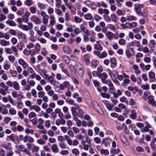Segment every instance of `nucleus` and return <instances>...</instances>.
Segmentation results:
<instances>
[{
    "label": "nucleus",
    "mask_w": 156,
    "mask_h": 156,
    "mask_svg": "<svg viewBox=\"0 0 156 156\" xmlns=\"http://www.w3.org/2000/svg\"><path fill=\"white\" fill-rule=\"evenodd\" d=\"M63 60L66 63L69 64L70 61V58L66 55H64L63 57Z\"/></svg>",
    "instance_id": "obj_44"
},
{
    "label": "nucleus",
    "mask_w": 156,
    "mask_h": 156,
    "mask_svg": "<svg viewBox=\"0 0 156 156\" xmlns=\"http://www.w3.org/2000/svg\"><path fill=\"white\" fill-rule=\"evenodd\" d=\"M66 102L69 104L74 105V107H72L75 108V110L78 109L79 108V106L76 103H75L74 101L72 99L70 98H67L66 100Z\"/></svg>",
    "instance_id": "obj_8"
},
{
    "label": "nucleus",
    "mask_w": 156,
    "mask_h": 156,
    "mask_svg": "<svg viewBox=\"0 0 156 156\" xmlns=\"http://www.w3.org/2000/svg\"><path fill=\"white\" fill-rule=\"evenodd\" d=\"M39 149L40 148L39 147L36 145H34L31 149V151L33 153L37 152L39 151Z\"/></svg>",
    "instance_id": "obj_57"
},
{
    "label": "nucleus",
    "mask_w": 156,
    "mask_h": 156,
    "mask_svg": "<svg viewBox=\"0 0 156 156\" xmlns=\"http://www.w3.org/2000/svg\"><path fill=\"white\" fill-rule=\"evenodd\" d=\"M19 138L21 140H23L24 143L28 142L29 143H33L34 142V139L31 136L27 135L24 136L22 135L19 136Z\"/></svg>",
    "instance_id": "obj_2"
},
{
    "label": "nucleus",
    "mask_w": 156,
    "mask_h": 156,
    "mask_svg": "<svg viewBox=\"0 0 156 156\" xmlns=\"http://www.w3.org/2000/svg\"><path fill=\"white\" fill-rule=\"evenodd\" d=\"M84 18L86 20H92L93 16L91 14L88 13L84 15Z\"/></svg>",
    "instance_id": "obj_33"
},
{
    "label": "nucleus",
    "mask_w": 156,
    "mask_h": 156,
    "mask_svg": "<svg viewBox=\"0 0 156 156\" xmlns=\"http://www.w3.org/2000/svg\"><path fill=\"white\" fill-rule=\"evenodd\" d=\"M111 20L114 22H116L118 20V18L116 15L114 13H112L111 15Z\"/></svg>",
    "instance_id": "obj_43"
},
{
    "label": "nucleus",
    "mask_w": 156,
    "mask_h": 156,
    "mask_svg": "<svg viewBox=\"0 0 156 156\" xmlns=\"http://www.w3.org/2000/svg\"><path fill=\"white\" fill-rule=\"evenodd\" d=\"M45 94V92L43 91H40L38 93V97L39 98H42L44 96Z\"/></svg>",
    "instance_id": "obj_60"
},
{
    "label": "nucleus",
    "mask_w": 156,
    "mask_h": 156,
    "mask_svg": "<svg viewBox=\"0 0 156 156\" xmlns=\"http://www.w3.org/2000/svg\"><path fill=\"white\" fill-rule=\"evenodd\" d=\"M50 24L51 25H54L55 23V17L53 15H51L50 16Z\"/></svg>",
    "instance_id": "obj_38"
},
{
    "label": "nucleus",
    "mask_w": 156,
    "mask_h": 156,
    "mask_svg": "<svg viewBox=\"0 0 156 156\" xmlns=\"http://www.w3.org/2000/svg\"><path fill=\"white\" fill-rule=\"evenodd\" d=\"M130 117L133 119H135L136 118L137 114L135 110H131Z\"/></svg>",
    "instance_id": "obj_32"
},
{
    "label": "nucleus",
    "mask_w": 156,
    "mask_h": 156,
    "mask_svg": "<svg viewBox=\"0 0 156 156\" xmlns=\"http://www.w3.org/2000/svg\"><path fill=\"white\" fill-rule=\"evenodd\" d=\"M94 48L95 49L101 51L103 50V47L101 46L99 41H97L96 44L94 45Z\"/></svg>",
    "instance_id": "obj_21"
},
{
    "label": "nucleus",
    "mask_w": 156,
    "mask_h": 156,
    "mask_svg": "<svg viewBox=\"0 0 156 156\" xmlns=\"http://www.w3.org/2000/svg\"><path fill=\"white\" fill-rule=\"evenodd\" d=\"M75 68L77 70L79 76H83L84 73L83 66L80 63L77 62L75 64Z\"/></svg>",
    "instance_id": "obj_3"
},
{
    "label": "nucleus",
    "mask_w": 156,
    "mask_h": 156,
    "mask_svg": "<svg viewBox=\"0 0 156 156\" xmlns=\"http://www.w3.org/2000/svg\"><path fill=\"white\" fill-rule=\"evenodd\" d=\"M149 81L150 82H152L155 81V74L153 72L151 71L148 73Z\"/></svg>",
    "instance_id": "obj_13"
},
{
    "label": "nucleus",
    "mask_w": 156,
    "mask_h": 156,
    "mask_svg": "<svg viewBox=\"0 0 156 156\" xmlns=\"http://www.w3.org/2000/svg\"><path fill=\"white\" fill-rule=\"evenodd\" d=\"M72 152L73 154L76 156L79 155L80 154V151L77 148H75L73 149Z\"/></svg>",
    "instance_id": "obj_54"
},
{
    "label": "nucleus",
    "mask_w": 156,
    "mask_h": 156,
    "mask_svg": "<svg viewBox=\"0 0 156 156\" xmlns=\"http://www.w3.org/2000/svg\"><path fill=\"white\" fill-rule=\"evenodd\" d=\"M84 4L87 6L91 7L92 9L94 10L96 9V6L94 2L90 0H87L84 2Z\"/></svg>",
    "instance_id": "obj_7"
},
{
    "label": "nucleus",
    "mask_w": 156,
    "mask_h": 156,
    "mask_svg": "<svg viewBox=\"0 0 156 156\" xmlns=\"http://www.w3.org/2000/svg\"><path fill=\"white\" fill-rule=\"evenodd\" d=\"M8 137L14 143L17 144L18 142L17 140V136L14 134H12L10 136H8Z\"/></svg>",
    "instance_id": "obj_16"
},
{
    "label": "nucleus",
    "mask_w": 156,
    "mask_h": 156,
    "mask_svg": "<svg viewBox=\"0 0 156 156\" xmlns=\"http://www.w3.org/2000/svg\"><path fill=\"white\" fill-rule=\"evenodd\" d=\"M137 19V17L133 15H129L127 16V20L129 21H135Z\"/></svg>",
    "instance_id": "obj_36"
},
{
    "label": "nucleus",
    "mask_w": 156,
    "mask_h": 156,
    "mask_svg": "<svg viewBox=\"0 0 156 156\" xmlns=\"http://www.w3.org/2000/svg\"><path fill=\"white\" fill-rule=\"evenodd\" d=\"M103 18L105 21L108 23H110L111 22V17L108 15H106L103 16Z\"/></svg>",
    "instance_id": "obj_51"
},
{
    "label": "nucleus",
    "mask_w": 156,
    "mask_h": 156,
    "mask_svg": "<svg viewBox=\"0 0 156 156\" xmlns=\"http://www.w3.org/2000/svg\"><path fill=\"white\" fill-rule=\"evenodd\" d=\"M90 55L89 54H86L84 56V59L87 65L90 64V61L89 59Z\"/></svg>",
    "instance_id": "obj_30"
},
{
    "label": "nucleus",
    "mask_w": 156,
    "mask_h": 156,
    "mask_svg": "<svg viewBox=\"0 0 156 156\" xmlns=\"http://www.w3.org/2000/svg\"><path fill=\"white\" fill-rule=\"evenodd\" d=\"M70 10L72 14L74 15L76 13V9L74 6H72L69 4L66 6Z\"/></svg>",
    "instance_id": "obj_31"
},
{
    "label": "nucleus",
    "mask_w": 156,
    "mask_h": 156,
    "mask_svg": "<svg viewBox=\"0 0 156 156\" xmlns=\"http://www.w3.org/2000/svg\"><path fill=\"white\" fill-rule=\"evenodd\" d=\"M71 111L72 112V114L73 115V120L75 121L76 122L77 120H78L79 119H78L76 117L77 113L75 108L73 107H71Z\"/></svg>",
    "instance_id": "obj_18"
},
{
    "label": "nucleus",
    "mask_w": 156,
    "mask_h": 156,
    "mask_svg": "<svg viewBox=\"0 0 156 156\" xmlns=\"http://www.w3.org/2000/svg\"><path fill=\"white\" fill-rule=\"evenodd\" d=\"M16 46L18 50L21 51L23 49L24 45L22 42H20L17 44Z\"/></svg>",
    "instance_id": "obj_45"
},
{
    "label": "nucleus",
    "mask_w": 156,
    "mask_h": 156,
    "mask_svg": "<svg viewBox=\"0 0 156 156\" xmlns=\"http://www.w3.org/2000/svg\"><path fill=\"white\" fill-rule=\"evenodd\" d=\"M105 105L109 111H111L112 110V108L114 106L113 105H111V104L107 101H105Z\"/></svg>",
    "instance_id": "obj_34"
},
{
    "label": "nucleus",
    "mask_w": 156,
    "mask_h": 156,
    "mask_svg": "<svg viewBox=\"0 0 156 156\" xmlns=\"http://www.w3.org/2000/svg\"><path fill=\"white\" fill-rule=\"evenodd\" d=\"M30 20L34 22L36 24H39L41 22V20L35 15L32 16L30 18Z\"/></svg>",
    "instance_id": "obj_11"
},
{
    "label": "nucleus",
    "mask_w": 156,
    "mask_h": 156,
    "mask_svg": "<svg viewBox=\"0 0 156 156\" xmlns=\"http://www.w3.org/2000/svg\"><path fill=\"white\" fill-rule=\"evenodd\" d=\"M144 5H140L139 4H135L134 5V9L136 13L139 15L141 14V8H143Z\"/></svg>",
    "instance_id": "obj_6"
},
{
    "label": "nucleus",
    "mask_w": 156,
    "mask_h": 156,
    "mask_svg": "<svg viewBox=\"0 0 156 156\" xmlns=\"http://www.w3.org/2000/svg\"><path fill=\"white\" fill-rule=\"evenodd\" d=\"M37 143L40 145H44L46 144V142L42 139H39L37 141Z\"/></svg>",
    "instance_id": "obj_52"
},
{
    "label": "nucleus",
    "mask_w": 156,
    "mask_h": 156,
    "mask_svg": "<svg viewBox=\"0 0 156 156\" xmlns=\"http://www.w3.org/2000/svg\"><path fill=\"white\" fill-rule=\"evenodd\" d=\"M37 9V8L34 6H32L30 8L29 10L31 13L34 14L36 12Z\"/></svg>",
    "instance_id": "obj_61"
},
{
    "label": "nucleus",
    "mask_w": 156,
    "mask_h": 156,
    "mask_svg": "<svg viewBox=\"0 0 156 156\" xmlns=\"http://www.w3.org/2000/svg\"><path fill=\"white\" fill-rule=\"evenodd\" d=\"M10 73L11 76L13 77H16L17 74V71L14 70H10Z\"/></svg>",
    "instance_id": "obj_64"
},
{
    "label": "nucleus",
    "mask_w": 156,
    "mask_h": 156,
    "mask_svg": "<svg viewBox=\"0 0 156 156\" xmlns=\"http://www.w3.org/2000/svg\"><path fill=\"white\" fill-rule=\"evenodd\" d=\"M18 37L23 39H26V35L23 33L20 32L18 33L17 34Z\"/></svg>",
    "instance_id": "obj_49"
},
{
    "label": "nucleus",
    "mask_w": 156,
    "mask_h": 156,
    "mask_svg": "<svg viewBox=\"0 0 156 156\" xmlns=\"http://www.w3.org/2000/svg\"><path fill=\"white\" fill-rule=\"evenodd\" d=\"M10 68V63H5L3 65V68L5 70H8Z\"/></svg>",
    "instance_id": "obj_63"
},
{
    "label": "nucleus",
    "mask_w": 156,
    "mask_h": 156,
    "mask_svg": "<svg viewBox=\"0 0 156 156\" xmlns=\"http://www.w3.org/2000/svg\"><path fill=\"white\" fill-rule=\"evenodd\" d=\"M0 112L3 115L6 114L8 113V110L6 108L0 106Z\"/></svg>",
    "instance_id": "obj_40"
},
{
    "label": "nucleus",
    "mask_w": 156,
    "mask_h": 156,
    "mask_svg": "<svg viewBox=\"0 0 156 156\" xmlns=\"http://www.w3.org/2000/svg\"><path fill=\"white\" fill-rule=\"evenodd\" d=\"M6 23L10 26L15 27L16 26V24L14 21L10 20H7Z\"/></svg>",
    "instance_id": "obj_41"
},
{
    "label": "nucleus",
    "mask_w": 156,
    "mask_h": 156,
    "mask_svg": "<svg viewBox=\"0 0 156 156\" xmlns=\"http://www.w3.org/2000/svg\"><path fill=\"white\" fill-rule=\"evenodd\" d=\"M0 147H2L5 148L7 151L10 150H12L11 144L10 143H6L5 144H2L0 145Z\"/></svg>",
    "instance_id": "obj_12"
},
{
    "label": "nucleus",
    "mask_w": 156,
    "mask_h": 156,
    "mask_svg": "<svg viewBox=\"0 0 156 156\" xmlns=\"http://www.w3.org/2000/svg\"><path fill=\"white\" fill-rule=\"evenodd\" d=\"M5 50V52L8 54H11L14 52V55L16 57H18L19 56L18 51L15 46H12L11 48H6Z\"/></svg>",
    "instance_id": "obj_1"
},
{
    "label": "nucleus",
    "mask_w": 156,
    "mask_h": 156,
    "mask_svg": "<svg viewBox=\"0 0 156 156\" xmlns=\"http://www.w3.org/2000/svg\"><path fill=\"white\" fill-rule=\"evenodd\" d=\"M151 97L152 98V97L149 96L148 98V103L151 105L153 107H156V101L152 98L151 99Z\"/></svg>",
    "instance_id": "obj_26"
},
{
    "label": "nucleus",
    "mask_w": 156,
    "mask_h": 156,
    "mask_svg": "<svg viewBox=\"0 0 156 156\" xmlns=\"http://www.w3.org/2000/svg\"><path fill=\"white\" fill-rule=\"evenodd\" d=\"M18 62L19 64L22 66L23 68L24 69H26L29 66L28 63L22 58L19 59Z\"/></svg>",
    "instance_id": "obj_9"
},
{
    "label": "nucleus",
    "mask_w": 156,
    "mask_h": 156,
    "mask_svg": "<svg viewBox=\"0 0 156 156\" xmlns=\"http://www.w3.org/2000/svg\"><path fill=\"white\" fill-rule=\"evenodd\" d=\"M100 153L101 155H107L109 154V151L107 149H102Z\"/></svg>",
    "instance_id": "obj_46"
},
{
    "label": "nucleus",
    "mask_w": 156,
    "mask_h": 156,
    "mask_svg": "<svg viewBox=\"0 0 156 156\" xmlns=\"http://www.w3.org/2000/svg\"><path fill=\"white\" fill-rule=\"evenodd\" d=\"M33 1L32 0H26L24 2L25 5L30 6L32 4Z\"/></svg>",
    "instance_id": "obj_53"
},
{
    "label": "nucleus",
    "mask_w": 156,
    "mask_h": 156,
    "mask_svg": "<svg viewBox=\"0 0 156 156\" xmlns=\"http://www.w3.org/2000/svg\"><path fill=\"white\" fill-rule=\"evenodd\" d=\"M123 76L125 79L121 83V85L125 87L127 86L130 83V81L129 79V76L123 73Z\"/></svg>",
    "instance_id": "obj_4"
},
{
    "label": "nucleus",
    "mask_w": 156,
    "mask_h": 156,
    "mask_svg": "<svg viewBox=\"0 0 156 156\" xmlns=\"http://www.w3.org/2000/svg\"><path fill=\"white\" fill-rule=\"evenodd\" d=\"M34 130L30 129L29 127L26 128L25 130V132L27 134H33L34 133Z\"/></svg>",
    "instance_id": "obj_37"
},
{
    "label": "nucleus",
    "mask_w": 156,
    "mask_h": 156,
    "mask_svg": "<svg viewBox=\"0 0 156 156\" xmlns=\"http://www.w3.org/2000/svg\"><path fill=\"white\" fill-rule=\"evenodd\" d=\"M18 26L19 28L26 31H28L30 30V28L28 27L27 25L23 24H19L18 25Z\"/></svg>",
    "instance_id": "obj_29"
},
{
    "label": "nucleus",
    "mask_w": 156,
    "mask_h": 156,
    "mask_svg": "<svg viewBox=\"0 0 156 156\" xmlns=\"http://www.w3.org/2000/svg\"><path fill=\"white\" fill-rule=\"evenodd\" d=\"M76 110L78 111V112H76L78 116L80 118L82 117L83 115V111L80 109V107L79 109H76Z\"/></svg>",
    "instance_id": "obj_50"
},
{
    "label": "nucleus",
    "mask_w": 156,
    "mask_h": 156,
    "mask_svg": "<svg viewBox=\"0 0 156 156\" xmlns=\"http://www.w3.org/2000/svg\"><path fill=\"white\" fill-rule=\"evenodd\" d=\"M105 35L109 40L111 41L115 38L114 34L112 32H107L106 33Z\"/></svg>",
    "instance_id": "obj_15"
},
{
    "label": "nucleus",
    "mask_w": 156,
    "mask_h": 156,
    "mask_svg": "<svg viewBox=\"0 0 156 156\" xmlns=\"http://www.w3.org/2000/svg\"><path fill=\"white\" fill-rule=\"evenodd\" d=\"M63 50L64 53L66 54H70L71 52L70 48L68 45H65L63 48Z\"/></svg>",
    "instance_id": "obj_19"
},
{
    "label": "nucleus",
    "mask_w": 156,
    "mask_h": 156,
    "mask_svg": "<svg viewBox=\"0 0 156 156\" xmlns=\"http://www.w3.org/2000/svg\"><path fill=\"white\" fill-rule=\"evenodd\" d=\"M129 45L130 46H136L137 47H139L140 45V42L138 41L135 40L129 43Z\"/></svg>",
    "instance_id": "obj_22"
},
{
    "label": "nucleus",
    "mask_w": 156,
    "mask_h": 156,
    "mask_svg": "<svg viewBox=\"0 0 156 156\" xmlns=\"http://www.w3.org/2000/svg\"><path fill=\"white\" fill-rule=\"evenodd\" d=\"M58 145L62 149H65L66 147V144L63 142H59L58 144Z\"/></svg>",
    "instance_id": "obj_62"
},
{
    "label": "nucleus",
    "mask_w": 156,
    "mask_h": 156,
    "mask_svg": "<svg viewBox=\"0 0 156 156\" xmlns=\"http://www.w3.org/2000/svg\"><path fill=\"white\" fill-rule=\"evenodd\" d=\"M126 55L128 58H130L134 54V51L132 48H128L126 50Z\"/></svg>",
    "instance_id": "obj_14"
},
{
    "label": "nucleus",
    "mask_w": 156,
    "mask_h": 156,
    "mask_svg": "<svg viewBox=\"0 0 156 156\" xmlns=\"http://www.w3.org/2000/svg\"><path fill=\"white\" fill-rule=\"evenodd\" d=\"M111 64L110 66L111 67L115 68L117 66L116 60L115 58H112L110 60Z\"/></svg>",
    "instance_id": "obj_27"
},
{
    "label": "nucleus",
    "mask_w": 156,
    "mask_h": 156,
    "mask_svg": "<svg viewBox=\"0 0 156 156\" xmlns=\"http://www.w3.org/2000/svg\"><path fill=\"white\" fill-rule=\"evenodd\" d=\"M148 10L147 8L144 9L143 11L141 12V14L140 15L144 16V17H146L148 15Z\"/></svg>",
    "instance_id": "obj_39"
},
{
    "label": "nucleus",
    "mask_w": 156,
    "mask_h": 156,
    "mask_svg": "<svg viewBox=\"0 0 156 156\" xmlns=\"http://www.w3.org/2000/svg\"><path fill=\"white\" fill-rule=\"evenodd\" d=\"M23 104L22 103V101H17V107L19 109L22 108L23 107Z\"/></svg>",
    "instance_id": "obj_48"
},
{
    "label": "nucleus",
    "mask_w": 156,
    "mask_h": 156,
    "mask_svg": "<svg viewBox=\"0 0 156 156\" xmlns=\"http://www.w3.org/2000/svg\"><path fill=\"white\" fill-rule=\"evenodd\" d=\"M41 15L42 17V22L44 24H47L48 22L49 16L44 11L41 12Z\"/></svg>",
    "instance_id": "obj_5"
},
{
    "label": "nucleus",
    "mask_w": 156,
    "mask_h": 156,
    "mask_svg": "<svg viewBox=\"0 0 156 156\" xmlns=\"http://www.w3.org/2000/svg\"><path fill=\"white\" fill-rule=\"evenodd\" d=\"M0 44L2 46H5L10 45V43L9 41L5 39H2L0 41Z\"/></svg>",
    "instance_id": "obj_25"
},
{
    "label": "nucleus",
    "mask_w": 156,
    "mask_h": 156,
    "mask_svg": "<svg viewBox=\"0 0 156 156\" xmlns=\"http://www.w3.org/2000/svg\"><path fill=\"white\" fill-rule=\"evenodd\" d=\"M30 109L34 110L36 112L38 113L41 110V108L39 106L36 105H34L30 107Z\"/></svg>",
    "instance_id": "obj_28"
},
{
    "label": "nucleus",
    "mask_w": 156,
    "mask_h": 156,
    "mask_svg": "<svg viewBox=\"0 0 156 156\" xmlns=\"http://www.w3.org/2000/svg\"><path fill=\"white\" fill-rule=\"evenodd\" d=\"M12 96L15 98H17L20 96L21 99L23 98V96L21 94H18L17 93L16 91H14L12 92Z\"/></svg>",
    "instance_id": "obj_35"
},
{
    "label": "nucleus",
    "mask_w": 156,
    "mask_h": 156,
    "mask_svg": "<svg viewBox=\"0 0 156 156\" xmlns=\"http://www.w3.org/2000/svg\"><path fill=\"white\" fill-rule=\"evenodd\" d=\"M129 103L132 108L136 107V102L133 99H131L129 101Z\"/></svg>",
    "instance_id": "obj_55"
},
{
    "label": "nucleus",
    "mask_w": 156,
    "mask_h": 156,
    "mask_svg": "<svg viewBox=\"0 0 156 156\" xmlns=\"http://www.w3.org/2000/svg\"><path fill=\"white\" fill-rule=\"evenodd\" d=\"M37 116V115L36 113L33 112H30L28 115V117L30 119L36 117Z\"/></svg>",
    "instance_id": "obj_59"
},
{
    "label": "nucleus",
    "mask_w": 156,
    "mask_h": 156,
    "mask_svg": "<svg viewBox=\"0 0 156 156\" xmlns=\"http://www.w3.org/2000/svg\"><path fill=\"white\" fill-rule=\"evenodd\" d=\"M112 142L111 139L109 138H106L104 139L102 143L106 147L109 146Z\"/></svg>",
    "instance_id": "obj_23"
},
{
    "label": "nucleus",
    "mask_w": 156,
    "mask_h": 156,
    "mask_svg": "<svg viewBox=\"0 0 156 156\" xmlns=\"http://www.w3.org/2000/svg\"><path fill=\"white\" fill-rule=\"evenodd\" d=\"M55 123L57 126H59L60 125H64L66 123V121L63 118L57 119L56 120Z\"/></svg>",
    "instance_id": "obj_17"
},
{
    "label": "nucleus",
    "mask_w": 156,
    "mask_h": 156,
    "mask_svg": "<svg viewBox=\"0 0 156 156\" xmlns=\"http://www.w3.org/2000/svg\"><path fill=\"white\" fill-rule=\"evenodd\" d=\"M99 78H101V80L102 82L104 83H106L107 81L106 79L107 78L108 76L107 74L105 72L101 74L100 75L98 76Z\"/></svg>",
    "instance_id": "obj_10"
},
{
    "label": "nucleus",
    "mask_w": 156,
    "mask_h": 156,
    "mask_svg": "<svg viewBox=\"0 0 156 156\" xmlns=\"http://www.w3.org/2000/svg\"><path fill=\"white\" fill-rule=\"evenodd\" d=\"M74 21L76 23H80L82 20L81 18H80L79 17L76 16L74 17Z\"/></svg>",
    "instance_id": "obj_58"
},
{
    "label": "nucleus",
    "mask_w": 156,
    "mask_h": 156,
    "mask_svg": "<svg viewBox=\"0 0 156 156\" xmlns=\"http://www.w3.org/2000/svg\"><path fill=\"white\" fill-rule=\"evenodd\" d=\"M120 137L122 142L126 146H128L129 145V142H128L125 136H124L123 135H121L120 136Z\"/></svg>",
    "instance_id": "obj_24"
},
{
    "label": "nucleus",
    "mask_w": 156,
    "mask_h": 156,
    "mask_svg": "<svg viewBox=\"0 0 156 156\" xmlns=\"http://www.w3.org/2000/svg\"><path fill=\"white\" fill-rule=\"evenodd\" d=\"M13 86L14 88L16 90H19L20 88V86L17 81L13 82Z\"/></svg>",
    "instance_id": "obj_47"
},
{
    "label": "nucleus",
    "mask_w": 156,
    "mask_h": 156,
    "mask_svg": "<svg viewBox=\"0 0 156 156\" xmlns=\"http://www.w3.org/2000/svg\"><path fill=\"white\" fill-rule=\"evenodd\" d=\"M121 27L125 29H130L129 22H126L125 24H121Z\"/></svg>",
    "instance_id": "obj_56"
},
{
    "label": "nucleus",
    "mask_w": 156,
    "mask_h": 156,
    "mask_svg": "<svg viewBox=\"0 0 156 156\" xmlns=\"http://www.w3.org/2000/svg\"><path fill=\"white\" fill-rule=\"evenodd\" d=\"M51 148L52 152L54 153H56L59 152V148L56 144L52 145Z\"/></svg>",
    "instance_id": "obj_20"
},
{
    "label": "nucleus",
    "mask_w": 156,
    "mask_h": 156,
    "mask_svg": "<svg viewBox=\"0 0 156 156\" xmlns=\"http://www.w3.org/2000/svg\"><path fill=\"white\" fill-rule=\"evenodd\" d=\"M92 103L94 108L97 111H98V109L100 108V107L98 104L94 101H92Z\"/></svg>",
    "instance_id": "obj_42"
}]
</instances>
